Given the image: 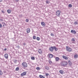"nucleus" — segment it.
Listing matches in <instances>:
<instances>
[{
  "mask_svg": "<svg viewBox=\"0 0 78 78\" xmlns=\"http://www.w3.org/2000/svg\"><path fill=\"white\" fill-rule=\"evenodd\" d=\"M14 63H16L17 62V60H15L14 61Z\"/></svg>",
  "mask_w": 78,
  "mask_h": 78,
  "instance_id": "34",
  "label": "nucleus"
},
{
  "mask_svg": "<svg viewBox=\"0 0 78 78\" xmlns=\"http://www.w3.org/2000/svg\"><path fill=\"white\" fill-rule=\"evenodd\" d=\"M33 39H36V37L35 36H33Z\"/></svg>",
  "mask_w": 78,
  "mask_h": 78,
  "instance_id": "24",
  "label": "nucleus"
},
{
  "mask_svg": "<svg viewBox=\"0 0 78 78\" xmlns=\"http://www.w3.org/2000/svg\"><path fill=\"white\" fill-rule=\"evenodd\" d=\"M54 46L50 47L49 48V50L50 51H51V52H53V50H54Z\"/></svg>",
  "mask_w": 78,
  "mask_h": 78,
  "instance_id": "5",
  "label": "nucleus"
},
{
  "mask_svg": "<svg viewBox=\"0 0 78 78\" xmlns=\"http://www.w3.org/2000/svg\"><path fill=\"white\" fill-rule=\"evenodd\" d=\"M0 21L1 22H3V20L2 18L0 19Z\"/></svg>",
  "mask_w": 78,
  "mask_h": 78,
  "instance_id": "33",
  "label": "nucleus"
},
{
  "mask_svg": "<svg viewBox=\"0 0 78 78\" xmlns=\"http://www.w3.org/2000/svg\"><path fill=\"white\" fill-rule=\"evenodd\" d=\"M41 24L42 27H45V23L44 22H41Z\"/></svg>",
  "mask_w": 78,
  "mask_h": 78,
  "instance_id": "10",
  "label": "nucleus"
},
{
  "mask_svg": "<svg viewBox=\"0 0 78 78\" xmlns=\"http://www.w3.org/2000/svg\"><path fill=\"white\" fill-rule=\"evenodd\" d=\"M22 65L23 67H27L28 66V65H27V63L26 62H23L22 64Z\"/></svg>",
  "mask_w": 78,
  "mask_h": 78,
  "instance_id": "3",
  "label": "nucleus"
},
{
  "mask_svg": "<svg viewBox=\"0 0 78 78\" xmlns=\"http://www.w3.org/2000/svg\"><path fill=\"white\" fill-rule=\"evenodd\" d=\"M2 24H3V27H5V26H6V24H5V23L4 22H2Z\"/></svg>",
  "mask_w": 78,
  "mask_h": 78,
  "instance_id": "17",
  "label": "nucleus"
},
{
  "mask_svg": "<svg viewBox=\"0 0 78 78\" xmlns=\"http://www.w3.org/2000/svg\"><path fill=\"white\" fill-rule=\"evenodd\" d=\"M62 58H63V59H66V60H67V59H68V58H67V56H66L65 55H63Z\"/></svg>",
  "mask_w": 78,
  "mask_h": 78,
  "instance_id": "9",
  "label": "nucleus"
},
{
  "mask_svg": "<svg viewBox=\"0 0 78 78\" xmlns=\"http://www.w3.org/2000/svg\"><path fill=\"white\" fill-rule=\"evenodd\" d=\"M45 75H46V76H47L48 75H49V74H48V73H45Z\"/></svg>",
  "mask_w": 78,
  "mask_h": 78,
  "instance_id": "32",
  "label": "nucleus"
},
{
  "mask_svg": "<svg viewBox=\"0 0 78 78\" xmlns=\"http://www.w3.org/2000/svg\"><path fill=\"white\" fill-rule=\"evenodd\" d=\"M37 41H39L40 40V38H39V37H37Z\"/></svg>",
  "mask_w": 78,
  "mask_h": 78,
  "instance_id": "26",
  "label": "nucleus"
},
{
  "mask_svg": "<svg viewBox=\"0 0 78 78\" xmlns=\"http://www.w3.org/2000/svg\"><path fill=\"white\" fill-rule=\"evenodd\" d=\"M59 72L61 74H62V73H63V71L62 70H60L59 71Z\"/></svg>",
  "mask_w": 78,
  "mask_h": 78,
  "instance_id": "20",
  "label": "nucleus"
},
{
  "mask_svg": "<svg viewBox=\"0 0 78 78\" xmlns=\"http://www.w3.org/2000/svg\"><path fill=\"white\" fill-rule=\"evenodd\" d=\"M16 71H18V70H19V67H17L16 68Z\"/></svg>",
  "mask_w": 78,
  "mask_h": 78,
  "instance_id": "23",
  "label": "nucleus"
},
{
  "mask_svg": "<svg viewBox=\"0 0 78 78\" xmlns=\"http://www.w3.org/2000/svg\"><path fill=\"white\" fill-rule=\"evenodd\" d=\"M74 25H77V24H78V22H77L76 21L74 22Z\"/></svg>",
  "mask_w": 78,
  "mask_h": 78,
  "instance_id": "29",
  "label": "nucleus"
},
{
  "mask_svg": "<svg viewBox=\"0 0 78 78\" xmlns=\"http://www.w3.org/2000/svg\"><path fill=\"white\" fill-rule=\"evenodd\" d=\"M66 48L67 51H69V52H70V51H72V48H70L69 46H66Z\"/></svg>",
  "mask_w": 78,
  "mask_h": 78,
  "instance_id": "2",
  "label": "nucleus"
},
{
  "mask_svg": "<svg viewBox=\"0 0 78 78\" xmlns=\"http://www.w3.org/2000/svg\"><path fill=\"white\" fill-rule=\"evenodd\" d=\"M26 22H29V20H28V19H26Z\"/></svg>",
  "mask_w": 78,
  "mask_h": 78,
  "instance_id": "31",
  "label": "nucleus"
},
{
  "mask_svg": "<svg viewBox=\"0 0 78 78\" xmlns=\"http://www.w3.org/2000/svg\"><path fill=\"white\" fill-rule=\"evenodd\" d=\"M38 52L40 54H42V51H41V49H40L38 51Z\"/></svg>",
  "mask_w": 78,
  "mask_h": 78,
  "instance_id": "15",
  "label": "nucleus"
},
{
  "mask_svg": "<svg viewBox=\"0 0 78 78\" xmlns=\"http://www.w3.org/2000/svg\"><path fill=\"white\" fill-rule=\"evenodd\" d=\"M2 1V0H0V2H1Z\"/></svg>",
  "mask_w": 78,
  "mask_h": 78,
  "instance_id": "44",
  "label": "nucleus"
},
{
  "mask_svg": "<svg viewBox=\"0 0 78 78\" xmlns=\"http://www.w3.org/2000/svg\"><path fill=\"white\" fill-rule=\"evenodd\" d=\"M2 24L0 23V28H2Z\"/></svg>",
  "mask_w": 78,
  "mask_h": 78,
  "instance_id": "38",
  "label": "nucleus"
},
{
  "mask_svg": "<svg viewBox=\"0 0 78 78\" xmlns=\"http://www.w3.org/2000/svg\"><path fill=\"white\" fill-rule=\"evenodd\" d=\"M22 15H20L19 16V17H22Z\"/></svg>",
  "mask_w": 78,
  "mask_h": 78,
  "instance_id": "42",
  "label": "nucleus"
},
{
  "mask_svg": "<svg viewBox=\"0 0 78 78\" xmlns=\"http://www.w3.org/2000/svg\"><path fill=\"white\" fill-rule=\"evenodd\" d=\"M37 70H40V68L39 67H37L36 68Z\"/></svg>",
  "mask_w": 78,
  "mask_h": 78,
  "instance_id": "37",
  "label": "nucleus"
},
{
  "mask_svg": "<svg viewBox=\"0 0 78 78\" xmlns=\"http://www.w3.org/2000/svg\"><path fill=\"white\" fill-rule=\"evenodd\" d=\"M69 8H72V5L71 4H69Z\"/></svg>",
  "mask_w": 78,
  "mask_h": 78,
  "instance_id": "27",
  "label": "nucleus"
},
{
  "mask_svg": "<svg viewBox=\"0 0 78 78\" xmlns=\"http://www.w3.org/2000/svg\"><path fill=\"white\" fill-rule=\"evenodd\" d=\"M45 69H46L47 70H49V68L47 66H46L45 67Z\"/></svg>",
  "mask_w": 78,
  "mask_h": 78,
  "instance_id": "19",
  "label": "nucleus"
},
{
  "mask_svg": "<svg viewBox=\"0 0 78 78\" xmlns=\"http://www.w3.org/2000/svg\"><path fill=\"white\" fill-rule=\"evenodd\" d=\"M48 62H49V63L50 64H51L52 62H51V60H49Z\"/></svg>",
  "mask_w": 78,
  "mask_h": 78,
  "instance_id": "35",
  "label": "nucleus"
},
{
  "mask_svg": "<svg viewBox=\"0 0 78 78\" xmlns=\"http://www.w3.org/2000/svg\"><path fill=\"white\" fill-rule=\"evenodd\" d=\"M75 58H77L78 57V55H74Z\"/></svg>",
  "mask_w": 78,
  "mask_h": 78,
  "instance_id": "36",
  "label": "nucleus"
},
{
  "mask_svg": "<svg viewBox=\"0 0 78 78\" xmlns=\"http://www.w3.org/2000/svg\"><path fill=\"white\" fill-rule=\"evenodd\" d=\"M2 74H3V72H2V71L0 70V75H2Z\"/></svg>",
  "mask_w": 78,
  "mask_h": 78,
  "instance_id": "25",
  "label": "nucleus"
},
{
  "mask_svg": "<svg viewBox=\"0 0 78 78\" xmlns=\"http://www.w3.org/2000/svg\"><path fill=\"white\" fill-rule=\"evenodd\" d=\"M49 2H49L48 0H47V1H46V3H47V4H49Z\"/></svg>",
  "mask_w": 78,
  "mask_h": 78,
  "instance_id": "30",
  "label": "nucleus"
},
{
  "mask_svg": "<svg viewBox=\"0 0 78 78\" xmlns=\"http://www.w3.org/2000/svg\"><path fill=\"white\" fill-rule=\"evenodd\" d=\"M2 13H5V11L3 10H2Z\"/></svg>",
  "mask_w": 78,
  "mask_h": 78,
  "instance_id": "40",
  "label": "nucleus"
},
{
  "mask_svg": "<svg viewBox=\"0 0 78 78\" xmlns=\"http://www.w3.org/2000/svg\"><path fill=\"white\" fill-rule=\"evenodd\" d=\"M72 41H73V43H74L75 42V40L74 38H72Z\"/></svg>",
  "mask_w": 78,
  "mask_h": 78,
  "instance_id": "21",
  "label": "nucleus"
},
{
  "mask_svg": "<svg viewBox=\"0 0 78 78\" xmlns=\"http://www.w3.org/2000/svg\"><path fill=\"white\" fill-rule=\"evenodd\" d=\"M27 75V72L26 71L23 72L21 74V76H23Z\"/></svg>",
  "mask_w": 78,
  "mask_h": 78,
  "instance_id": "6",
  "label": "nucleus"
},
{
  "mask_svg": "<svg viewBox=\"0 0 78 78\" xmlns=\"http://www.w3.org/2000/svg\"><path fill=\"white\" fill-rule=\"evenodd\" d=\"M59 59V57H55V60L56 62H57V61H58Z\"/></svg>",
  "mask_w": 78,
  "mask_h": 78,
  "instance_id": "14",
  "label": "nucleus"
},
{
  "mask_svg": "<svg viewBox=\"0 0 78 78\" xmlns=\"http://www.w3.org/2000/svg\"><path fill=\"white\" fill-rule=\"evenodd\" d=\"M26 30L27 33H29L30 32V29L29 28H27Z\"/></svg>",
  "mask_w": 78,
  "mask_h": 78,
  "instance_id": "13",
  "label": "nucleus"
},
{
  "mask_svg": "<svg viewBox=\"0 0 78 78\" xmlns=\"http://www.w3.org/2000/svg\"><path fill=\"white\" fill-rule=\"evenodd\" d=\"M51 35L52 36H54V34H53L52 33L51 34Z\"/></svg>",
  "mask_w": 78,
  "mask_h": 78,
  "instance_id": "39",
  "label": "nucleus"
},
{
  "mask_svg": "<svg viewBox=\"0 0 78 78\" xmlns=\"http://www.w3.org/2000/svg\"><path fill=\"white\" fill-rule=\"evenodd\" d=\"M17 2H19V0H15Z\"/></svg>",
  "mask_w": 78,
  "mask_h": 78,
  "instance_id": "43",
  "label": "nucleus"
},
{
  "mask_svg": "<svg viewBox=\"0 0 78 78\" xmlns=\"http://www.w3.org/2000/svg\"><path fill=\"white\" fill-rule=\"evenodd\" d=\"M54 49L55 50V51H58V48H56L55 46H54Z\"/></svg>",
  "mask_w": 78,
  "mask_h": 78,
  "instance_id": "18",
  "label": "nucleus"
},
{
  "mask_svg": "<svg viewBox=\"0 0 78 78\" xmlns=\"http://www.w3.org/2000/svg\"><path fill=\"white\" fill-rule=\"evenodd\" d=\"M60 11L58 10L57 12H56V15L57 16H60Z\"/></svg>",
  "mask_w": 78,
  "mask_h": 78,
  "instance_id": "7",
  "label": "nucleus"
},
{
  "mask_svg": "<svg viewBox=\"0 0 78 78\" xmlns=\"http://www.w3.org/2000/svg\"><path fill=\"white\" fill-rule=\"evenodd\" d=\"M4 56L6 59H8V55L7 54H5L4 55Z\"/></svg>",
  "mask_w": 78,
  "mask_h": 78,
  "instance_id": "11",
  "label": "nucleus"
},
{
  "mask_svg": "<svg viewBox=\"0 0 78 78\" xmlns=\"http://www.w3.org/2000/svg\"><path fill=\"white\" fill-rule=\"evenodd\" d=\"M61 66H66L67 65V62H62L61 63H60Z\"/></svg>",
  "mask_w": 78,
  "mask_h": 78,
  "instance_id": "1",
  "label": "nucleus"
},
{
  "mask_svg": "<svg viewBox=\"0 0 78 78\" xmlns=\"http://www.w3.org/2000/svg\"><path fill=\"white\" fill-rule=\"evenodd\" d=\"M48 56H49V57L50 58H52L53 57H54V58L55 57V56L53 55L52 54H49L48 55Z\"/></svg>",
  "mask_w": 78,
  "mask_h": 78,
  "instance_id": "4",
  "label": "nucleus"
},
{
  "mask_svg": "<svg viewBox=\"0 0 78 78\" xmlns=\"http://www.w3.org/2000/svg\"><path fill=\"white\" fill-rule=\"evenodd\" d=\"M4 51H6L7 50V49L6 48H5L4 49Z\"/></svg>",
  "mask_w": 78,
  "mask_h": 78,
  "instance_id": "41",
  "label": "nucleus"
},
{
  "mask_svg": "<svg viewBox=\"0 0 78 78\" xmlns=\"http://www.w3.org/2000/svg\"><path fill=\"white\" fill-rule=\"evenodd\" d=\"M7 12H8V13H9V14H10V13L11 12V10L8 9L7 10Z\"/></svg>",
  "mask_w": 78,
  "mask_h": 78,
  "instance_id": "16",
  "label": "nucleus"
},
{
  "mask_svg": "<svg viewBox=\"0 0 78 78\" xmlns=\"http://www.w3.org/2000/svg\"><path fill=\"white\" fill-rule=\"evenodd\" d=\"M31 59L32 60H34L35 59V58L34 57H31Z\"/></svg>",
  "mask_w": 78,
  "mask_h": 78,
  "instance_id": "22",
  "label": "nucleus"
},
{
  "mask_svg": "<svg viewBox=\"0 0 78 78\" xmlns=\"http://www.w3.org/2000/svg\"><path fill=\"white\" fill-rule=\"evenodd\" d=\"M71 33H73V34H76V31L74 30H71Z\"/></svg>",
  "mask_w": 78,
  "mask_h": 78,
  "instance_id": "8",
  "label": "nucleus"
},
{
  "mask_svg": "<svg viewBox=\"0 0 78 78\" xmlns=\"http://www.w3.org/2000/svg\"><path fill=\"white\" fill-rule=\"evenodd\" d=\"M16 48H18V49H19V48H20V46H19V45H17L16 46Z\"/></svg>",
  "mask_w": 78,
  "mask_h": 78,
  "instance_id": "28",
  "label": "nucleus"
},
{
  "mask_svg": "<svg viewBox=\"0 0 78 78\" xmlns=\"http://www.w3.org/2000/svg\"><path fill=\"white\" fill-rule=\"evenodd\" d=\"M68 64L69 65V66H71L72 64V62L70 60H69L68 61Z\"/></svg>",
  "mask_w": 78,
  "mask_h": 78,
  "instance_id": "12",
  "label": "nucleus"
}]
</instances>
